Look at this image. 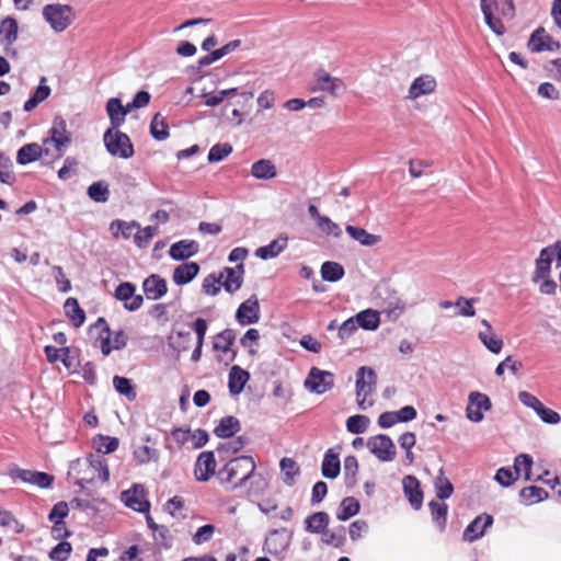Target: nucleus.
<instances>
[{
  "instance_id": "obj_59",
  "label": "nucleus",
  "mask_w": 561,
  "mask_h": 561,
  "mask_svg": "<svg viewBox=\"0 0 561 561\" xmlns=\"http://www.w3.org/2000/svg\"><path fill=\"white\" fill-rule=\"evenodd\" d=\"M134 458L139 465L149 462L150 460H157L159 458V451L149 446H139L134 450Z\"/></svg>"
},
{
  "instance_id": "obj_14",
  "label": "nucleus",
  "mask_w": 561,
  "mask_h": 561,
  "mask_svg": "<svg viewBox=\"0 0 561 561\" xmlns=\"http://www.w3.org/2000/svg\"><path fill=\"white\" fill-rule=\"evenodd\" d=\"M244 265L239 263L236 267H224L219 273L220 282L226 291L233 294L243 283Z\"/></svg>"
},
{
  "instance_id": "obj_19",
  "label": "nucleus",
  "mask_w": 561,
  "mask_h": 561,
  "mask_svg": "<svg viewBox=\"0 0 561 561\" xmlns=\"http://www.w3.org/2000/svg\"><path fill=\"white\" fill-rule=\"evenodd\" d=\"M436 80L431 75H422L414 79L410 85L408 98L411 100L419 99L422 95L431 94L436 89Z\"/></svg>"
},
{
  "instance_id": "obj_29",
  "label": "nucleus",
  "mask_w": 561,
  "mask_h": 561,
  "mask_svg": "<svg viewBox=\"0 0 561 561\" xmlns=\"http://www.w3.org/2000/svg\"><path fill=\"white\" fill-rule=\"evenodd\" d=\"M199 272V265L195 262L183 263L173 271V282L176 285L190 283Z\"/></svg>"
},
{
  "instance_id": "obj_53",
  "label": "nucleus",
  "mask_w": 561,
  "mask_h": 561,
  "mask_svg": "<svg viewBox=\"0 0 561 561\" xmlns=\"http://www.w3.org/2000/svg\"><path fill=\"white\" fill-rule=\"evenodd\" d=\"M192 335L190 332H176L169 336V345L175 352L182 353L188 350Z\"/></svg>"
},
{
  "instance_id": "obj_25",
  "label": "nucleus",
  "mask_w": 561,
  "mask_h": 561,
  "mask_svg": "<svg viewBox=\"0 0 561 561\" xmlns=\"http://www.w3.org/2000/svg\"><path fill=\"white\" fill-rule=\"evenodd\" d=\"M340 453L335 448H330L323 458L321 471L324 478L335 479L341 471Z\"/></svg>"
},
{
  "instance_id": "obj_39",
  "label": "nucleus",
  "mask_w": 561,
  "mask_h": 561,
  "mask_svg": "<svg viewBox=\"0 0 561 561\" xmlns=\"http://www.w3.org/2000/svg\"><path fill=\"white\" fill-rule=\"evenodd\" d=\"M355 320L358 327L370 331L376 330L380 323L379 312L373 309H366L358 312Z\"/></svg>"
},
{
  "instance_id": "obj_24",
  "label": "nucleus",
  "mask_w": 561,
  "mask_h": 561,
  "mask_svg": "<svg viewBox=\"0 0 561 561\" xmlns=\"http://www.w3.org/2000/svg\"><path fill=\"white\" fill-rule=\"evenodd\" d=\"M481 324L485 328L484 331H480L478 334L481 343L492 353L499 354L503 348V340L496 336L492 330L490 322L485 319L481 320Z\"/></svg>"
},
{
  "instance_id": "obj_38",
  "label": "nucleus",
  "mask_w": 561,
  "mask_h": 561,
  "mask_svg": "<svg viewBox=\"0 0 561 561\" xmlns=\"http://www.w3.org/2000/svg\"><path fill=\"white\" fill-rule=\"evenodd\" d=\"M549 252V249H542L540 251L539 257L536 260V270L531 278L534 283H538L541 278L549 276L552 263L551 259L548 256Z\"/></svg>"
},
{
  "instance_id": "obj_16",
  "label": "nucleus",
  "mask_w": 561,
  "mask_h": 561,
  "mask_svg": "<svg viewBox=\"0 0 561 561\" xmlns=\"http://www.w3.org/2000/svg\"><path fill=\"white\" fill-rule=\"evenodd\" d=\"M12 474L23 482L37 485L41 489L49 488L54 482V476L41 471L16 468Z\"/></svg>"
},
{
  "instance_id": "obj_56",
  "label": "nucleus",
  "mask_w": 561,
  "mask_h": 561,
  "mask_svg": "<svg viewBox=\"0 0 561 561\" xmlns=\"http://www.w3.org/2000/svg\"><path fill=\"white\" fill-rule=\"evenodd\" d=\"M345 528L341 526L337 531H332L330 529H325L322 535V542L329 546H333L335 548H340L345 542Z\"/></svg>"
},
{
  "instance_id": "obj_7",
  "label": "nucleus",
  "mask_w": 561,
  "mask_h": 561,
  "mask_svg": "<svg viewBox=\"0 0 561 561\" xmlns=\"http://www.w3.org/2000/svg\"><path fill=\"white\" fill-rule=\"evenodd\" d=\"M311 91H323L337 98L345 91V85L341 79L332 77L325 70L320 69L314 73V83L311 87Z\"/></svg>"
},
{
  "instance_id": "obj_45",
  "label": "nucleus",
  "mask_w": 561,
  "mask_h": 561,
  "mask_svg": "<svg viewBox=\"0 0 561 561\" xmlns=\"http://www.w3.org/2000/svg\"><path fill=\"white\" fill-rule=\"evenodd\" d=\"M150 134L156 140L159 141L165 140L169 137L168 124L160 113L154 114L151 119Z\"/></svg>"
},
{
  "instance_id": "obj_55",
  "label": "nucleus",
  "mask_w": 561,
  "mask_h": 561,
  "mask_svg": "<svg viewBox=\"0 0 561 561\" xmlns=\"http://www.w3.org/2000/svg\"><path fill=\"white\" fill-rule=\"evenodd\" d=\"M531 466H533V458L527 454H520L518 455L514 460V471L516 473V477H519L520 472L524 471L525 480H530V473H531Z\"/></svg>"
},
{
  "instance_id": "obj_54",
  "label": "nucleus",
  "mask_w": 561,
  "mask_h": 561,
  "mask_svg": "<svg viewBox=\"0 0 561 561\" xmlns=\"http://www.w3.org/2000/svg\"><path fill=\"white\" fill-rule=\"evenodd\" d=\"M358 470V461L355 456H347L344 459V479L347 486L356 484V473Z\"/></svg>"
},
{
  "instance_id": "obj_20",
  "label": "nucleus",
  "mask_w": 561,
  "mask_h": 561,
  "mask_svg": "<svg viewBox=\"0 0 561 561\" xmlns=\"http://www.w3.org/2000/svg\"><path fill=\"white\" fill-rule=\"evenodd\" d=\"M403 492L414 510H420L423 504V492L419 480L414 476H405L402 480Z\"/></svg>"
},
{
  "instance_id": "obj_23",
  "label": "nucleus",
  "mask_w": 561,
  "mask_h": 561,
  "mask_svg": "<svg viewBox=\"0 0 561 561\" xmlns=\"http://www.w3.org/2000/svg\"><path fill=\"white\" fill-rule=\"evenodd\" d=\"M101 337V352L104 356L111 354L113 350H122L127 344V335L124 330H118L107 335H100Z\"/></svg>"
},
{
  "instance_id": "obj_41",
  "label": "nucleus",
  "mask_w": 561,
  "mask_h": 561,
  "mask_svg": "<svg viewBox=\"0 0 561 561\" xmlns=\"http://www.w3.org/2000/svg\"><path fill=\"white\" fill-rule=\"evenodd\" d=\"M359 502L355 497L347 496L341 502L336 512V518L339 520H347L359 512Z\"/></svg>"
},
{
  "instance_id": "obj_26",
  "label": "nucleus",
  "mask_w": 561,
  "mask_h": 561,
  "mask_svg": "<svg viewBox=\"0 0 561 561\" xmlns=\"http://www.w3.org/2000/svg\"><path fill=\"white\" fill-rule=\"evenodd\" d=\"M251 175L256 180L268 181L277 176V169L272 160L260 159L252 164Z\"/></svg>"
},
{
  "instance_id": "obj_62",
  "label": "nucleus",
  "mask_w": 561,
  "mask_h": 561,
  "mask_svg": "<svg viewBox=\"0 0 561 561\" xmlns=\"http://www.w3.org/2000/svg\"><path fill=\"white\" fill-rule=\"evenodd\" d=\"M72 550L71 543L61 541L49 552V558L55 561H67Z\"/></svg>"
},
{
  "instance_id": "obj_51",
  "label": "nucleus",
  "mask_w": 561,
  "mask_h": 561,
  "mask_svg": "<svg viewBox=\"0 0 561 561\" xmlns=\"http://www.w3.org/2000/svg\"><path fill=\"white\" fill-rule=\"evenodd\" d=\"M282 473L284 476V482L291 485L295 481V477L299 474V467L297 462L291 458H283L279 462Z\"/></svg>"
},
{
  "instance_id": "obj_32",
  "label": "nucleus",
  "mask_w": 561,
  "mask_h": 561,
  "mask_svg": "<svg viewBox=\"0 0 561 561\" xmlns=\"http://www.w3.org/2000/svg\"><path fill=\"white\" fill-rule=\"evenodd\" d=\"M18 22L14 18L7 16L0 22V43L9 46L18 38Z\"/></svg>"
},
{
  "instance_id": "obj_33",
  "label": "nucleus",
  "mask_w": 561,
  "mask_h": 561,
  "mask_svg": "<svg viewBox=\"0 0 561 561\" xmlns=\"http://www.w3.org/2000/svg\"><path fill=\"white\" fill-rule=\"evenodd\" d=\"M106 112L112 124L111 128H118L125 122L126 110H124L118 98H112L107 101Z\"/></svg>"
},
{
  "instance_id": "obj_42",
  "label": "nucleus",
  "mask_w": 561,
  "mask_h": 561,
  "mask_svg": "<svg viewBox=\"0 0 561 561\" xmlns=\"http://www.w3.org/2000/svg\"><path fill=\"white\" fill-rule=\"evenodd\" d=\"M344 274V267L337 262L327 261L321 266V276L325 282H337Z\"/></svg>"
},
{
  "instance_id": "obj_8",
  "label": "nucleus",
  "mask_w": 561,
  "mask_h": 561,
  "mask_svg": "<svg viewBox=\"0 0 561 561\" xmlns=\"http://www.w3.org/2000/svg\"><path fill=\"white\" fill-rule=\"evenodd\" d=\"M334 385V375L327 370L312 367L305 380V387L311 392L322 394Z\"/></svg>"
},
{
  "instance_id": "obj_30",
  "label": "nucleus",
  "mask_w": 561,
  "mask_h": 561,
  "mask_svg": "<svg viewBox=\"0 0 561 561\" xmlns=\"http://www.w3.org/2000/svg\"><path fill=\"white\" fill-rule=\"evenodd\" d=\"M43 153H48V149H43L38 144H26L18 150L16 161L19 164H27L36 161Z\"/></svg>"
},
{
  "instance_id": "obj_61",
  "label": "nucleus",
  "mask_w": 561,
  "mask_h": 561,
  "mask_svg": "<svg viewBox=\"0 0 561 561\" xmlns=\"http://www.w3.org/2000/svg\"><path fill=\"white\" fill-rule=\"evenodd\" d=\"M96 444V450L101 454H111L118 447V439L116 437L100 435Z\"/></svg>"
},
{
  "instance_id": "obj_58",
  "label": "nucleus",
  "mask_w": 561,
  "mask_h": 561,
  "mask_svg": "<svg viewBox=\"0 0 561 561\" xmlns=\"http://www.w3.org/2000/svg\"><path fill=\"white\" fill-rule=\"evenodd\" d=\"M13 162L4 153L0 152V182L4 184H12L14 175L12 172Z\"/></svg>"
},
{
  "instance_id": "obj_6",
  "label": "nucleus",
  "mask_w": 561,
  "mask_h": 561,
  "mask_svg": "<svg viewBox=\"0 0 561 561\" xmlns=\"http://www.w3.org/2000/svg\"><path fill=\"white\" fill-rule=\"evenodd\" d=\"M367 447L380 461H392L396 458V446L388 435L379 434L370 437L367 440Z\"/></svg>"
},
{
  "instance_id": "obj_1",
  "label": "nucleus",
  "mask_w": 561,
  "mask_h": 561,
  "mask_svg": "<svg viewBox=\"0 0 561 561\" xmlns=\"http://www.w3.org/2000/svg\"><path fill=\"white\" fill-rule=\"evenodd\" d=\"M255 462L251 456H239L228 461L219 471L218 477L221 483L230 485V490L242 488L250 479L259 478L264 485V478L255 472Z\"/></svg>"
},
{
  "instance_id": "obj_31",
  "label": "nucleus",
  "mask_w": 561,
  "mask_h": 561,
  "mask_svg": "<svg viewBox=\"0 0 561 561\" xmlns=\"http://www.w3.org/2000/svg\"><path fill=\"white\" fill-rule=\"evenodd\" d=\"M241 430V424L236 416L228 415L219 421L214 433L219 438H230Z\"/></svg>"
},
{
  "instance_id": "obj_9",
  "label": "nucleus",
  "mask_w": 561,
  "mask_h": 561,
  "mask_svg": "<svg viewBox=\"0 0 561 561\" xmlns=\"http://www.w3.org/2000/svg\"><path fill=\"white\" fill-rule=\"evenodd\" d=\"M50 137L45 140V144L53 142L57 151L56 158H61L65 149L71 141L70 134L67 131L66 122L61 117L54 119L53 126L49 130Z\"/></svg>"
},
{
  "instance_id": "obj_57",
  "label": "nucleus",
  "mask_w": 561,
  "mask_h": 561,
  "mask_svg": "<svg viewBox=\"0 0 561 561\" xmlns=\"http://www.w3.org/2000/svg\"><path fill=\"white\" fill-rule=\"evenodd\" d=\"M232 152V146L228 142L214 145L208 152L210 163L222 161Z\"/></svg>"
},
{
  "instance_id": "obj_34",
  "label": "nucleus",
  "mask_w": 561,
  "mask_h": 561,
  "mask_svg": "<svg viewBox=\"0 0 561 561\" xmlns=\"http://www.w3.org/2000/svg\"><path fill=\"white\" fill-rule=\"evenodd\" d=\"M345 231L350 234V237L357 242H359L362 245L365 247H373L376 245L380 241V236L369 233L364 228L355 227L352 225H347L345 227Z\"/></svg>"
},
{
  "instance_id": "obj_3",
  "label": "nucleus",
  "mask_w": 561,
  "mask_h": 561,
  "mask_svg": "<svg viewBox=\"0 0 561 561\" xmlns=\"http://www.w3.org/2000/svg\"><path fill=\"white\" fill-rule=\"evenodd\" d=\"M377 375L370 367L362 366L356 373V399L359 409L367 410L374 401L367 400L376 391Z\"/></svg>"
},
{
  "instance_id": "obj_15",
  "label": "nucleus",
  "mask_w": 561,
  "mask_h": 561,
  "mask_svg": "<svg viewBox=\"0 0 561 561\" xmlns=\"http://www.w3.org/2000/svg\"><path fill=\"white\" fill-rule=\"evenodd\" d=\"M236 319L241 325L253 324L259 321L260 306L256 296L250 297L239 306Z\"/></svg>"
},
{
  "instance_id": "obj_43",
  "label": "nucleus",
  "mask_w": 561,
  "mask_h": 561,
  "mask_svg": "<svg viewBox=\"0 0 561 561\" xmlns=\"http://www.w3.org/2000/svg\"><path fill=\"white\" fill-rule=\"evenodd\" d=\"M285 529L272 530L265 539V546L268 552L277 553L285 550L288 541L284 538Z\"/></svg>"
},
{
  "instance_id": "obj_5",
  "label": "nucleus",
  "mask_w": 561,
  "mask_h": 561,
  "mask_svg": "<svg viewBox=\"0 0 561 561\" xmlns=\"http://www.w3.org/2000/svg\"><path fill=\"white\" fill-rule=\"evenodd\" d=\"M43 18L57 33L65 31L73 21V11L70 5L54 3L43 8Z\"/></svg>"
},
{
  "instance_id": "obj_46",
  "label": "nucleus",
  "mask_w": 561,
  "mask_h": 561,
  "mask_svg": "<svg viewBox=\"0 0 561 561\" xmlns=\"http://www.w3.org/2000/svg\"><path fill=\"white\" fill-rule=\"evenodd\" d=\"M432 519L434 523L437 524L439 529L443 531L446 527L447 522V513H448V506L445 503H438L436 501H431L428 503Z\"/></svg>"
},
{
  "instance_id": "obj_2",
  "label": "nucleus",
  "mask_w": 561,
  "mask_h": 561,
  "mask_svg": "<svg viewBox=\"0 0 561 561\" xmlns=\"http://www.w3.org/2000/svg\"><path fill=\"white\" fill-rule=\"evenodd\" d=\"M480 8L484 16L485 24L497 36H502L506 32V27L501 19L494 15L497 10L500 15L512 20L515 16V4L513 0H480Z\"/></svg>"
},
{
  "instance_id": "obj_27",
  "label": "nucleus",
  "mask_w": 561,
  "mask_h": 561,
  "mask_svg": "<svg viewBox=\"0 0 561 561\" xmlns=\"http://www.w3.org/2000/svg\"><path fill=\"white\" fill-rule=\"evenodd\" d=\"M250 374L240 366L234 365L229 371L228 387L231 394L236 396L242 392Z\"/></svg>"
},
{
  "instance_id": "obj_63",
  "label": "nucleus",
  "mask_w": 561,
  "mask_h": 561,
  "mask_svg": "<svg viewBox=\"0 0 561 561\" xmlns=\"http://www.w3.org/2000/svg\"><path fill=\"white\" fill-rule=\"evenodd\" d=\"M88 460L90 466L99 472V478L104 482L107 481L110 478V472L105 459L100 455L95 457L91 455Z\"/></svg>"
},
{
  "instance_id": "obj_49",
  "label": "nucleus",
  "mask_w": 561,
  "mask_h": 561,
  "mask_svg": "<svg viewBox=\"0 0 561 561\" xmlns=\"http://www.w3.org/2000/svg\"><path fill=\"white\" fill-rule=\"evenodd\" d=\"M236 340V332L232 329H226L218 333L214 340V348L216 351L229 352Z\"/></svg>"
},
{
  "instance_id": "obj_44",
  "label": "nucleus",
  "mask_w": 561,
  "mask_h": 561,
  "mask_svg": "<svg viewBox=\"0 0 561 561\" xmlns=\"http://www.w3.org/2000/svg\"><path fill=\"white\" fill-rule=\"evenodd\" d=\"M436 495L439 500H446L451 496L454 486L448 478L445 477L444 469L440 468L438 476L434 481Z\"/></svg>"
},
{
  "instance_id": "obj_21",
  "label": "nucleus",
  "mask_w": 561,
  "mask_h": 561,
  "mask_svg": "<svg viewBox=\"0 0 561 561\" xmlns=\"http://www.w3.org/2000/svg\"><path fill=\"white\" fill-rule=\"evenodd\" d=\"M142 288L150 300H158L168 291L167 280L157 274L148 276L142 283Z\"/></svg>"
},
{
  "instance_id": "obj_11",
  "label": "nucleus",
  "mask_w": 561,
  "mask_h": 561,
  "mask_svg": "<svg viewBox=\"0 0 561 561\" xmlns=\"http://www.w3.org/2000/svg\"><path fill=\"white\" fill-rule=\"evenodd\" d=\"M121 499L127 507L136 512L145 513L149 511L150 504L146 500L145 489L140 484H135L133 488L123 491Z\"/></svg>"
},
{
  "instance_id": "obj_37",
  "label": "nucleus",
  "mask_w": 561,
  "mask_h": 561,
  "mask_svg": "<svg viewBox=\"0 0 561 561\" xmlns=\"http://www.w3.org/2000/svg\"><path fill=\"white\" fill-rule=\"evenodd\" d=\"M46 78L42 77L39 85L36 88L33 95L24 103V111H33L41 102L45 101L50 94V88L45 84Z\"/></svg>"
},
{
  "instance_id": "obj_50",
  "label": "nucleus",
  "mask_w": 561,
  "mask_h": 561,
  "mask_svg": "<svg viewBox=\"0 0 561 561\" xmlns=\"http://www.w3.org/2000/svg\"><path fill=\"white\" fill-rule=\"evenodd\" d=\"M113 386L119 394L125 396L129 401L136 400V390L128 378L114 376Z\"/></svg>"
},
{
  "instance_id": "obj_60",
  "label": "nucleus",
  "mask_w": 561,
  "mask_h": 561,
  "mask_svg": "<svg viewBox=\"0 0 561 561\" xmlns=\"http://www.w3.org/2000/svg\"><path fill=\"white\" fill-rule=\"evenodd\" d=\"M137 232L134 236V242L138 248H146L152 240L153 236L158 231V227L148 226L144 229H136Z\"/></svg>"
},
{
  "instance_id": "obj_35",
  "label": "nucleus",
  "mask_w": 561,
  "mask_h": 561,
  "mask_svg": "<svg viewBox=\"0 0 561 561\" xmlns=\"http://www.w3.org/2000/svg\"><path fill=\"white\" fill-rule=\"evenodd\" d=\"M330 517L325 512H317L308 516L305 520V529L312 534H322L329 525Z\"/></svg>"
},
{
  "instance_id": "obj_64",
  "label": "nucleus",
  "mask_w": 561,
  "mask_h": 561,
  "mask_svg": "<svg viewBox=\"0 0 561 561\" xmlns=\"http://www.w3.org/2000/svg\"><path fill=\"white\" fill-rule=\"evenodd\" d=\"M222 286L219 276L215 274L207 275L203 280V291L210 296H216Z\"/></svg>"
},
{
  "instance_id": "obj_36",
  "label": "nucleus",
  "mask_w": 561,
  "mask_h": 561,
  "mask_svg": "<svg viewBox=\"0 0 561 561\" xmlns=\"http://www.w3.org/2000/svg\"><path fill=\"white\" fill-rule=\"evenodd\" d=\"M549 493L539 486H526L519 491V499L525 505H533L548 499Z\"/></svg>"
},
{
  "instance_id": "obj_4",
  "label": "nucleus",
  "mask_w": 561,
  "mask_h": 561,
  "mask_svg": "<svg viewBox=\"0 0 561 561\" xmlns=\"http://www.w3.org/2000/svg\"><path fill=\"white\" fill-rule=\"evenodd\" d=\"M104 145L110 154L128 159L134 156V147L129 137L118 130V128H108L103 136Z\"/></svg>"
},
{
  "instance_id": "obj_40",
  "label": "nucleus",
  "mask_w": 561,
  "mask_h": 561,
  "mask_svg": "<svg viewBox=\"0 0 561 561\" xmlns=\"http://www.w3.org/2000/svg\"><path fill=\"white\" fill-rule=\"evenodd\" d=\"M65 312L68 318L73 322L76 327H80L83 324L85 320V313L83 309L79 306V302L76 298H68L65 302Z\"/></svg>"
},
{
  "instance_id": "obj_17",
  "label": "nucleus",
  "mask_w": 561,
  "mask_h": 561,
  "mask_svg": "<svg viewBox=\"0 0 561 561\" xmlns=\"http://www.w3.org/2000/svg\"><path fill=\"white\" fill-rule=\"evenodd\" d=\"M493 517L489 514H481L477 516L465 529L463 539L472 542L482 537L485 530L492 526Z\"/></svg>"
},
{
  "instance_id": "obj_52",
  "label": "nucleus",
  "mask_w": 561,
  "mask_h": 561,
  "mask_svg": "<svg viewBox=\"0 0 561 561\" xmlns=\"http://www.w3.org/2000/svg\"><path fill=\"white\" fill-rule=\"evenodd\" d=\"M370 420L366 415H353L350 416L346 421V428L348 432L353 434H362L365 433L369 426Z\"/></svg>"
},
{
  "instance_id": "obj_47",
  "label": "nucleus",
  "mask_w": 561,
  "mask_h": 561,
  "mask_svg": "<svg viewBox=\"0 0 561 561\" xmlns=\"http://www.w3.org/2000/svg\"><path fill=\"white\" fill-rule=\"evenodd\" d=\"M88 196L96 203H105L108 201L110 188L108 184L104 181H98L92 183L88 187Z\"/></svg>"
},
{
  "instance_id": "obj_13",
  "label": "nucleus",
  "mask_w": 561,
  "mask_h": 561,
  "mask_svg": "<svg viewBox=\"0 0 561 561\" xmlns=\"http://www.w3.org/2000/svg\"><path fill=\"white\" fill-rule=\"evenodd\" d=\"M135 291V285L129 282H125L119 284L116 288L115 298L124 302V308L126 310L136 311L141 307L144 298L141 295H136Z\"/></svg>"
},
{
  "instance_id": "obj_22",
  "label": "nucleus",
  "mask_w": 561,
  "mask_h": 561,
  "mask_svg": "<svg viewBox=\"0 0 561 561\" xmlns=\"http://www.w3.org/2000/svg\"><path fill=\"white\" fill-rule=\"evenodd\" d=\"M199 251V244L194 240H181L170 247L169 255L175 261H184Z\"/></svg>"
},
{
  "instance_id": "obj_10",
  "label": "nucleus",
  "mask_w": 561,
  "mask_h": 561,
  "mask_svg": "<svg viewBox=\"0 0 561 561\" xmlns=\"http://www.w3.org/2000/svg\"><path fill=\"white\" fill-rule=\"evenodd\" d=\"M468 399L469 403L466 408V416L471 422H481L483 420L482 411H489L492 408L489 397L484 393L472 391Z\"/></svg>"
},
{
  "instance_id": "obj_28",
  "label": "nucleus",
  "mask_w": 561,
  "mask_h": 561,
  "mask_svg": "<svg viewBox=\"0 0 561 561\" xmlns=\"http://www.w3.org/2000/svg\"><path fill=\"white\" fill-rule=\"evenodd\" d=\"M287 237L279 236L277 239L270 242L267 245L260 247L255 251V255L262 260L276 257L287 247Z\"/></svg>"
},
{
  "instance_id": "obj_48",
  "label": "nucleus",
  "mask_w": 561,
  "mask_h": 561,
  "mask_svg": "<svg viewBox=\"0 0 561 561\" xmlns=\"http://www.w3.org/2000/svg\"><path fill=\"white\" fill-rule=\"evenodd\" d=\"M136 229H139V224L136 222V221H124V220H119V219H116L114 221H112L111 226H110V230L112 231V233L117 237L118 233H121L123 236L124 239H129L134 232V230Z\"/></svg>"
},
{
  "instance_id": "obj_18",
  "label": "nucleus",
  "mask_w": 561,
  "mask_h": 561,
  "mask_svg": "<svg viewBox=\"0 0 561 561\" xmlns=\"http://www.w3.org/2000/svg\"><path fill=\"white\" fill-rule=\"evenodd\" d=\"M216 468V459L213 451L202 453L196 460L194 474L198 481H208L214 474Z\"/></svg>"
},
{
  "instance_id": "obj_12",
  "label": "nucleus",
  "mask_w": 561,
  "mask_h": 561,
  "mask_svg": "<svg viewBox=\"0 0 561 561\" xmlns=\"http://www.w3.org/2000/svg\"><path fill=\"white\" fill-rule=\"evenodd\" d=\"M528 47L533 53L557 51L560 49V43L554 41L546 30L540 26L530 35Z\"/></svg>"
}]
</instances>
